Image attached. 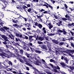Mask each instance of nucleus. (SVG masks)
I'll list each match as a JSON object with an SVG mask.
<instances>
[{
	"label": "nucleus",
	"instance_id": "31",
	"mask_svg": "<svg viewBox=\"0 0 74 74\" xmlns=\"http://www.w3.org/2000/svg\"><path fill=\"white\" fill-rule=\"evenodd\" d=\"M6 41H6V40H5L4 41H3V42H2L3 44H4V45H5L6 46V45L7 44V42Z\"/></svg>",
	"mask_w": 74,
	"mask_h": 74
},
{
	"label": "nucleus",
	"instance_id": "34",
	"mask_svg": "<svg viewBox=\"0 0 74 74\" xmlns=\"http://www.w3.org/2000/svg\"><path fill=\"white\" fill-rule=\"evenodd\" d=\"M36 53H41V52L40 51H38L37 50H36L35 51Z\"/></svg>",
	"mask_w": 74,
	"mask_h": 74
},
{
	"label": "nucleus",
	"instance_id": "14",
	"mask_svg": "<svg viewBox=\"0 0 74 74\" xmlns=\"http://www.w3.org/2000/svg\"><path fill=\"white\" fill-rule=\"evenodd\" d=\"M49 23H48V25L49 26V29H51L52 27H53V26L51 25V21H49Z\"/></svg>",
	"mask_w": 74,
	"mask_h": 74
},
{
	"label": "nucleus",
	"instance_id": "57",
	"mask_svg": "<svg viewBox=\"0 0 74 74\" xmlns=\"http://www.w3.org/2000/svg\"><path fill=\"white\" fill-rule=\"evenodd\" d=\"M43 14H49V12H47V11H44Z\"/></svg>",
	"mask_w": 74,
	"mask_h": 74
},
{
	"label": "nucleus",
	"instance_id": "35",
	"mask_svg": "<svg viewBox=\"0 0 74 74\" xmlns=\"http://www.w3.org/2000/svg\"><path fill=\"white\" fill-rule=\"evenodd\" d=\"M74 37H69V39L70 40H74Z\"/></svg>",
	"mask_w": 74,
	"mask_h": 74
},
{
	"label": "nucleus",
	"instance_id": "23",
	"mask_svg": "<svg viewBox=\"0 0 74 74\" xmlns=\"http://www.w3.org/2000/svg\"><path fill=\"white\" fill-rule=\"evenodd\" d=\"M13 26H14V27H16L17 29H18V27H21V26H20L18 25H17V24H15L13 25Z\"/></svg>",
	"mask_w": 74,
	"mask_h": 74
},
{
	"label": "nucleus",
	"instance_id": "33",
	"mask_svg": "<svg viewBox=\"0 0 74 74\" xmlns=\"http://www.w3.org/2000/svg\"><path fill=\"white\" fill-rule=\"evenodd\" d=\"M25 55L27 56V58H30V55H29L28 53L26 52L25 53Z\"/></svg>",
	"mask_w": 74,
	"mask_h": 74
},
{
	"label": "nucleus",
	"instance_id": "4",
	"mask_svg": "<svg viewBox=\"0 0 74 74\" xmlns=\"http://www.w3.org/2000/svg\"><path fill=\"white\" fill-rule=\"evenodd\" d=\"M3 3H4L5 6H4L3 5H2L3 7L2 9H5V8H6V7H7V5H8V1H5V0H3Z\"/></svg>",
	"mask_w": 74,
	"mask_h": 74
},
{
	"label": "nucleus",
	"instance_id": "15",
	"mask_svg": "<svg viewBox=\"0 0 74 74\" xmlns=\"http://www.w3.org/2000/svg\"><path fill=\"white\" fill-rule=\"evenodd\" d=\"M57 69H58V70H60V68L58 66H57V67L56 66V69L55 70V73H58V71L57 70Z\"/></svg>",
	"mask_w": 74,
	"mask_h": 74
},
{
	"label": "nucleus",
	"instance_id": "41",
	"mask_svg": "<svg viewBox=\"0 0 74 74\" xmlns=\"http://www.w3.org/2000/svg\"><path fill=\"white\" fill-rule=\"evenodd\" d=\"M44 38H45L46 40H47V41H49V38H48V37H45Z\"/></svg>",
	"mask_w": 74,
	"mask_h": 74
},
{
	"label": "nucleus",
	"instance_id": "5",
	"mask_svg": "<svg viewBox=\"0 0 74 74\" xmlns=\"http://www.w3.org/2000/svg\"><path fill=\"white\" fill-rule=\"evenodd\" d=\"M39 46L42 49H45L47 51L48 50V49L45 45V44H42V45H39Z\"/></svg>",
	"mask_w": 74,
	"mask_h": 74
},
{
	"label": "nucleus",
	"instance_id": "60",
	"mask_svg": "<svg viewBox=\"0 0 74 74\" xmlns=\"http://www.w3.org/2000/svg\"><path fill=\"white\" fill-rule=\"evenodd\" d=\"M64 44V42H60V44H59V45H62Z\"/></svg>",
	"mask_w": 74,
	"mask_h": 74
},
{
	"label": "nucleus",
	"instance_id": "50",
	"mask_svg": "<svg viewBox=\"0 0 74 74\" xmlns=\"http://www.w3.org/2000/svg\"><path fill=\"white\" fill-rule=\"evenodd\" d=\"M45 11V10H44L43 9H42L41 10H40L39 12H42V11Z\"/></svg>",
	"mask_w": 74,
	"mask_h": 74
},
{
	"label": "nucleus",
	"instance_id": "26",
	"mask_svg": "<svg viewBox=\"0 0 74 74\" xmlns=\"http://www.w3.org/2000/svg\"><path fill=\"white\" fill-rule=\"evenodd\" d=\"M56 27H53V29H51V33H53V32H55L56 31Z\"/></svg>",
	"mask_w": 74,
	"mask_h": 74
},
{
	"label": "nucleus",
	"instance_id": "2",
	"mask_svg": "<svg viewBox=\"0 0 74 74\" xmlns=\"http://www.w3.org/2000/svg\"><path fill=\"white\" fill-rule=\"evenodd\" d=\"M15 35L16 36H17V37H20L21 38H23V39H26V40H28V37L27 36H26L24 35L23 36L22 34H21L20 35V33H16L15 34Z\"/></svg>",
	"mask_w": 74,
	"mask_h": 74
},
{
	"label": "nucleus",
	"instance_id": "64",
	"mask_svg": "<svg viewBox=\"0 0 74 74\" xmlns=\"http://www.w3.org/2000/svg\"><path fill=\"white\" fill-rule=\"evenodd\" d=\"M16 41H18V40L19 41L20 40V39H18V38H16Z\"/></svg>",
	"mask_w": 74,
	"mask_h": 74
},
{
	"label": "nucleus",
	"instance_id": "29",
	"mask_svg": "<svg viewBox=\"0 0 74 74\" xmlns=\"http://www.w3.org/2000/svg\"><path fill=\"white\" fill-rule=\"evenodd\" d=\"M22 59H23L24 61H26L27 59V58H25V56H22Z\"/></svg>",
	"mask_w": 74,
	"mask_h": 74
},
{
	"label": "nucleus",
	"instance_id": "48",
	"mask_svg": "<svg viewBox=\"0 0 74 74\" xmlns=\"http://www.w3.org/2000/svg\"><path fill=\"white\" fill-rule=\"evenodd\" d=\"M68 25L69 27H72V23H69Z\"/></svg>",
	"mask_w": 74,
	"mask_h": 74
},
{
	"label": "nucleus",
	"instance_id": "52",
	"mask_svg": "<svg viewBox=\"0 0 74 74\" xmlns=\"http://www.w3.org/2000/svg\"><path fill=\"white\" fill-rule=\"evenodd\" d=\"M34 2H36V3H38L39 1V0H33Z\"/></svg>",
	"mask_w": 74,
	"mask_h": 74
},
{
	"label": "nucleus",
	"instance_id": "18",
	"mask_svg": "<svg viewBox=\"0 0 74 74\" xmlns=\"http://www.w3.org/2000/svg\"><path fill=\"white\" fill-rule=\"evenodd\" d=\"M50 66H51V67L53 69V71L55 72V70L56 69V66H54V65H53V64H50Z\"/></svg>",
	"mask_w": 74,
	"mask_h": 74
},
{
	"label": "nucleus",
	"instance_id": "36",
	"mask_svg": "<svg viewBox=\"0 0 74 74\" xmlns=\"http://www.w3.org/2000/svg\"><path fill=\"white\" fill-rule=\"evenodd\" d=\"M34 23H35V25L36 26H38V23L37 22H34Z\"/></svg>",
	"mask_w": 74,
	"mask_h": 74
},
{
	"label": "nucleus",
	"instance_id": "7",
	"mask_svg": "<svg viewBox=\"0 0 74 74\" xmlns=\"http://www.w3.org/2000/svg\"><path fill=\"white\" fill-rule=\"evenodd\" d=\"M0 36H1V37L2 38H3L4 40H6L7 41H8V38L7 37H6L5 35H2V34H0Z\"/></svg>",
	"mask_w": 74,
	"mask_h": 74
},
{
	"label": "nucleus",
	"instance_id": "53",
	"mask_svg": "<svg viewBox=\"0 0 74 74\" xmlns=\"http://www.w3.org/2000/svg\"><path fill=\"white\" fill-rule=\"evenodd\" d=\"M11 36H12V37L13 38L12 39V40H14V36H13V35H12V34H11Z\"/></svg>",
	"mask_w": 74,
	"mask_h": 74
},
{
	"label": "nucleus",
	"instance_id": "44",
	"mask_svg": "<svg viewBox=\"0 0 74 74\" xmlns=\"http://www.w3.org/2000/svg\"><path fill=\"white\" fill-rule=\"evenodd\" d=\"M70 68L72 71H73V70L74 69V67H72V66H70Z\"/></svg>",
	"mask_w": 74,
	"mask_h": 74
},
{
	"label": "nucleus",
	"instance_id": "25",
	"mask_svg": "<svg viewBox=\"0 0 74 74\" xmlns=\"http://www.w3.org/2000/svg\"><path fill=\"white\" fill-rule=\"evenodd\" d=\"M55 52L56 53V55H60V54L59 51H57V50H56V52Z\"/></svg>",
	"mask_w": 74,
	"mask_h": 74
},
{
	"label": "nucleus",
	"instance_id": "59",
	"mask_svg": "<svg viewBox=\"0 0 74 74\" xmlns=\"http://www.w3.org/2000/svg\"><path fill=\"white\" fill-rule=\"evenodd\" d=\"M8 36L9 37V38H10L11 39H13L12 37L10 35H8Z\"/></svg>",
	"mask_w": 74,
	"mask_h": 74
},
{
	"label": "nucleus",
	"instance_id": "16",
	"mask_svg": "<svg viewBox=\"0 0 74 74\" xmlns=\"http://www.w3.org/2000/svg\"><path fill=\"white\" fill-rule=\"evenodd\" d=\"M64 60L65 61V63H67V64H69V60L67 58H66V57H65L64 56Z\"/></svg>",
	"mask_w": 74,
	"mask_h": 74
},
{
	"label": "nucleus",
	"instance_id": "40",
	"mask_svg": "<svg viewBox=\"0 0 74 74\" xmlns=\"http://www.w3.org/2000/svg\"><path fill=\"white\" fill-rule=\"evenodd\" d=\"M38 44H41L42 45V44H43V42H41V41H38Z\"/></svg>",
	"mask_w": 74,
	"mask_h": 74
},
{
	"label": "nucleus",
	"instance_id": "38",
	"mask_svg": "<svg viewBox=\"0 0 74 74\" xmlns=\"http://www.w3.org/2000/svg\"><path fill=\"white\" fill-rule=\"evenodd\" d=\"M25 26H26V27H29V26H30V25L29 23H25Z\"/></svg>",
	"mask_w": 74,
	"mask_h": 74
},
{
	"label": "nucleus",
	"instance_id": "10",
	"mask_svg": "<svg viewBox=\"0 0 74 74\" xmlns=\"http://www.w3.org/2000/svg\"><path fill=\"white\" fill-rule=\"evenodd\" d=\"M29 36V41L30 42H32V41L34 40L33 39H32L33 37H34V36H29V35H28Z\"/></svg>",
	"mask_w": 74,
	"mask_h": 74
},
{
	"label": "nucleus",
	"instance_id": "1",
	"mask_svg": "<svg viewBox=\"0 0 74 74\" xmlns=\"http://www.w3.org/2000/svg\"><path fill=\"white\" fill-rule=\"evenodd\" d=\"M40 5H42V6H45V7H46V8H47L48 9H49V8H50L51 10H53V8L51 5H50V4H49V3H48L47 2H45V1H43V2L42 1V3H40Z\"/></svg>",
	"mask_w": 74,
	"mask_h": 74
},
{
	"label": "nucleus",
	"instance_id": "47",
	"mask_svg": "<svg viewBox=\"0 0 74 74\" xmlns=\"http://www.w3.org/2000/svg\"><path fill=\"white\" fill-rule=\"evenodd\" d=\"M20 52L21 54H23V51L22 49H20Z\"/></svg>",
	"mask_w": 74,
	"mask_h": 74
},
{
	"label": "nucleus",
	"instance_id": "46",
	"mask_svg": "<svg viewBox=\"0 0 74 74\" xmlns=\"http://www.w3.org/2000/svg\"><path fill=\"white\" fill-rule=\"evenodd\" d=\"M66 18H62V19L63 20V21H67V19Z\"/></svg>",
	"mask_w": 74,
	"mask_h": 74
},
{
	"label": "nucleus",
	"instance_id": "6",
	"mask_svg": "<svg viewBox=\"0 0 74 74\" xmlns=\"http://www.w3.org/2000/svg\"><path fill=\"white\" fill-rule=\"evenodd\" d=\"M60 64L61 65L62 67L64 69H66V67H68L67 64H65L64 62H60Z\"/></svg>",
	"mask_w": 74,
	"mask_h": 74
},
{
	"label": "nucleus",
	"instance_id": "51",
	"mask_svg": "<svg viewBox=\"0 0 74 74\" xmlns=\"http://www.w3.org/2000/svg\"><path fill=\"white\" fill-rule=\"evenodd\" d=\"M48 36H54L55 35L53 33H51L50 34H49Z\"/></svg>",
	"mask_w": 74,
	"mask_h": 74
},
{
	"label": "nucleus",
	"instance_id": "49",
	"mask_svg": "<svg viewBox=\"0 0 74 74\" xmlns=\"http://www.w3.org/2000/svg\"><path fill=\"white\" fill-rule=\"evenodd\" d=\"M8 63L10 65L11 64V66H12V62H11V61H9Z\"/></svg>",
	"mask_w": 74,
	"mask_h": 74
},
{
	"label": "nucleus",
	"instance_id": "17",
	"mask_svg": "<svg viewBox=\"0 0 74 74\" xmlns=\"http://www.w3.org/2000/svg\"><path fill=\"white\" fill-rule=\"evenodd\" d=\"M33 68L35 69L36 71H37L38 73L39 74H46V73H41V72H40V71H38V70L34 68V67H33Z\"/></svg>",
	"mask_w": 74,
	"mask_h": 74
},
{
	"label": "nucleus",
	"instance_id": "58",
	"mask_svg": "<svg viewBox=\"0 0 74 74\" xmlns=\"http://www.w3.org/2000/svg\"><path fill=\"white\" fill-rule=\"evenodd\" d=\"M20 62H21V63H23L24 61L22 60V59H20Z\"/></svg>",
	"mask_w": 74,
	"mask_h": 74
},
{
	"label": "nucleus",
	"instance_id": "43",
	"mask_svg": "<svg viewBox=\"0 0 74 74\" xmlns=\"http://www.w3.org/2000/svg\"><path fill=\"white\" fill-rule=\"evenodd\" d=\"M54 15V17L55 18V19H58V16H57L56 15H55V14H53Z\"/></svg>",
	"mask_w": 74,
	"mask_h": 74
},
{
	"label": "nucleus",
	"instance_id": "32",
	"mask_svg": "<svg viewBox=\"0 0 74 74\" xmlns=\"http://www.w3.org/2000/svg\"><path fill=\"white\" fill-rule=\"evenodd\" d=\"M31 11H32V9L31 8H29V9H28V10H27L28 12H30V13H32Z\"/></svg>",
	"mask_w": 74,
	"mask_h": 74
},
{
	"label": "nucleus",
	"instance_id": "61",
	"mask_svg": "<svg viewBox=\"0 0 74 74\" xmlns=\"http://www.w3.org/2000/svg\"><path fill=\"white\" fill-rule=\"evenodd\" d=\"M3 49H2L1 48H0V52H3Z\"/></svg>",
	"mask_w": 74,
	"mask_h": 74
},
{
	"label": "nucleus",
	"instance_id": "30",
	"mask_svg": "<svg viewBox=\"0 0 74 74\" xmlns=\"http://www.w3.org/2000/svg\"><path fill=\"white\" fill-rule=\"evenodd\" d=\"M27 64V65H28V66H30V67H33V66L30 63H26Z\"/></svg>",
	"mask_w": 74,
	"mask_h": 74
},
{
	"label": "nucleus",
	"instance_id": "8",
	"mask_svg": "<svg viewBox=\"0 0 74 74\" xmlns=\"http://www.w3.org/2000/svg\"><path fill=\"white\" fill-rule=\"evenodd\" d=\"M57 32H60V33H63L64 34H67L66 32L64 29H62V30H61L60 29H59Z\"/></svg>",
	"mask_w": 74,
	"mask_h": 74
},
{
	"label": "nucleus",
	"instance_id": "45",
	"mask_svg": "<svg viewBox=\"0 0 74 74\" xmlns=\"http://www.w3.org/2000/svg\"><path fill=\"white\" fill-rule=\"evenodd\" d=\"M70 73H71L72 74H74V72L72 70L69 71Z\"/></svg>",
	"mask_w": 74,
	"mask_h": 74
},
{
	"label": "nucleus",
	"instance_id": "21",
	"mask_svg": "<svg viewBox=\"0 0 74 74\" xmlns=\"http://www.w3.org/2000/svg\"><path fill=\"white\" fill-rule=\"evenodd\" d=\"M22 43L24 46L23 48L25 49H26V48H27V45H26V42H22Z\"/></svg>",
	"mask_w": 74,
	"mask_h": 74
},
{
	"label": "nucleus",
	"instance_id": "63",
	"mask_svg": "<svg viewBox=\"0 0 74 74\" xmlns=\"http://www.w3.org/2000/svg\"><path fill=\"white\" fill-rule=\"evenodd\" d=\"M38 37H39L38 35H36V40H38Z\"/></svg>",
	"mask_w": 74,
	"mask_h": 74
},
{
	"label": "nucleus",
	"instance_id": "24",
	"mask_svg": "<svg viewBox=\"0 0 74 74\" xmlns=\"http://www.w3.org/2000/svg\"><path fill=\"white\" fill-rule=\"evenodd\" d=\"M42 32H43L45 34H46L47 32L45 27H43Z\"/></svg>",
	"mask_w": 74,
	"mask_h": 74
},
{
	"label": "nucleus",
	"instance_id": "19",
	"mask_svg": "<svg viewBox=\"0 0 74 74\" xmlns=\"http://www.w3.org/2000/svg\"><path fill=\"white\" fill-rule=\"evenodd\" d=\"M65 18H67L68 20L69 21H71V19L70 18V16L68 15V14H67L66 15H65Z\"/></svg>",
	"mask_w": 74,
	"mask_h": 74
},
{
	"label": "nucleus",
	"instance_id": "13",
	"mask_svg": "<svg viewBox=\"0 0 74 74\" xmlns=\"http://www.w3.org/2000/svg\"><path fill=\"white\" fill-rule=\"evenodd\" d=\"M58 50L59 52H64V48H61V47H60L58 48Z\"/></svg>",
	"mask_w": 74,
	"mask_h": 74
},
{
	"label": "nucleus",
	"instance_id": "20",
	"mask_svg": "<svg viewBox=\"0 0 74 74\" xmlns=\"http://www.w3.org/2000/svg\"><path fill=\"white\" fill-rule=\"evenodd\" d=\"M52 42H54V44H58L59 43V42H58V40H52Z\"/></svg>",
	"mask_w": 74,
	"mask_h": 74
},
{
	"label": "nucleus",
	"instance_id": "28",
	"mask_svg": "<svg viewBox=\"0 0 74 74\" xmlns=\"http://www.w3.org/2000/svg\"><path fill=\"white\" fill-rule=\"evenodd\" d=\"M38 27L40 29H41L42 27V25H41V24H40V23H39V24H38Z\"/></svg>",
	"mask_w": 74,
	"mask_h": 74
},
{
	"label": "nucleus",
	"instance_id": "11",
	"mask_svg": "<svg viewBox=\"0 0 74 74\" xmlns=\"http://www.w3.org/2000/svg\"><path fill=\"white\" fill-rule=\"evenodd\" d=\"M26 8H28V7L26 6H23V8H21V10L22 11H23V10H24L26 12V13H27V11H26Z\"/></svg>",
	"mask_w": 74,
	"mask_h": 74
},
{
	"label": "nucleus",
	"instance_id": "12",
	"mask_svg": "<svg viewBox=\"0 0 74 74\" xmlns=\"http://www.w3.org/2000/svg\"><path fill=\"white\" fill-rule=\"evenodd\" d=\"M62 21L59 20L58 21V23H56V24L58 26L60 27V25H62Z\"/></svg>",
	"mask_w": 74,
	"mask_h": 74
},
{
	"label": "nucleus",
	"instance_id": "54",
	"mask_svg": "<svg viewBox=\"0 0 74 74\" xmlns=\"http://www.w3.org/2000/svg\"><path fill=\"white\" fill-rule=\"evenodd\" d=\"M0 56H5L4 54H3V53H0Z\"/></svg>",
	"mask_w": 74,
	"mask_h": 74
},
{
	"label": "nucleus",
	"instance_id": "56",
	"mask_svg": "<svg viewBox=\"0 0 74 74\" xmlns=\"http://www.w3.org/2000/svg\"><path fill=\"white\" fill-rule=\"evenodd\" d=\"M30 49L31 50L32 52H33L34 50V48H32V47H30Z\"/></svg>",
	"mask_w": 74,
	"mask_h": 74
},
{
	"label": "nucleus",
	"instance_id": "3",
	"mask_svg": "<svg viewBox=\"0 0 74 74\" xmlns=\"http://www.w3.org/2000/svg\"><path fill=\"white\" fill-rule=\"evenodd\" d=\"M3 28H0V30L3 31V32H5V29L7 32L8 33H10V32L9 31V27H7L6 26H4V27H3Z\"/></svg>",
	"mask_w": 74,
	"mask_h": 74
},
{
	"label": "nucleus",
	"instance_id": "62",
	"mask_svg": "<svg viewBox=\"0 0 74 74\" xmlns=\"http://www.w3.org/2000/svg\"><path fill=\"white\" fill-rule=\"evenodd\" d=\"M64 56H61V59L62 60H64Z\"/></svg>",
	"mask_w": 74,
	"mask_h": 74
},
{
	"label": "nucleus",
	"instance_id": "27",
	"mask_svg": "<svg viewBox=\"0 0 74 74\" xmlns=\"http://www.w3.org/2000/svg\"><path fill=\"white\" fill-rule=\"evenodd\" d=\"M39 63H40V64H41V62H40V61H37L36 62V65H38V66H39L40 64H39Z\"/></svg>",
	"mask_w": 74,
	"mask_h": 74
},
{
	"label": "nucleus",
	"instance_id": "55",
	"mask_svg": "<svg viewBox=\"0 0 74 74\" xmlns=\"http://www.w3.org/2000/svg\"><path fill=\"white\" fill-rule=\"evenodd\" d=\"M66 11L68 12V13H69V14H71V11H70L69 10H66Z\"/></svg>",
	"mask_w": 74,
	"mask_h": 74
},
{
	"label": "nucleus",
	"instance_id": "42",
	"mask_svg": "<svg viewBox=\"0 0 74 74\" xmlns=\"http://www.w3.org/2000/svg\"><path fill=\"white\" fill-rule=\"evenodd\" d=\"M71 45L72 47H73V48H74V44L73 43V42H71Z\"/></svg>",
	"mask_w": 74,
	"mask_h": 74
},
{
	"label": "nucleus",
	"instance_id": "22",
	"mask_svg": "<svg viewBox=\"0 0 74 74\" xmlns=\"http://www.w3.org/2000/svg\"><path fill=\"white\" fill-rule=\"evenodd\" d=\"M44 38V36H43L42 37L41 36H39L38 37V40H40L41 41L43 40Z\"/></svg>",
	"mask_w": 74,
	"mask_h": 74
},
{
	"label": "nucleus",
	"instance_id": "39",
	"mask_svg": "<svg viewBox=\"0 0 74 74\" xmlns=\"http://www.w3.org/2000/svg\"><path fill=\"white\" fill-rule=\"evenodd\" d=\"M64 6L66 8L65 10L66 11V10H68L67 9V6L66 4H64Z\"/></svg>",
	"mask_w": 74,
	"mask_h": 74
},
{
	"label": "nucleus",
	"instance_id": "37",
	"mask_svg": "<svg viewBox=\"0 0 74 74\" xmlns=\"http://www.w3.org/2000/svg\"><path fill=\"white\" fill-rule=\"evenodd\" d=\"M70 32L71 33V34L73 36H74V32L73 33V32H71V30L70 31Z\"/></svg>",
	"mask_w": 74,
	"mask_h": 74
},
{
	"label": "nucleus",
	"instance_id": "9",
	"mask_svg": "<svg viewBox=\"0 0 74 74\" xmlns=\"http://www.w3.org/2000/svg\"><path fill=\"white\" fill-rule=\"evenodd\" d=\"M67 52L68 53H69V55H71V53H74V49H67Z\"/></svg>",
	"mask_w": 74,
	"mask_h": 74
}]
</instances>
